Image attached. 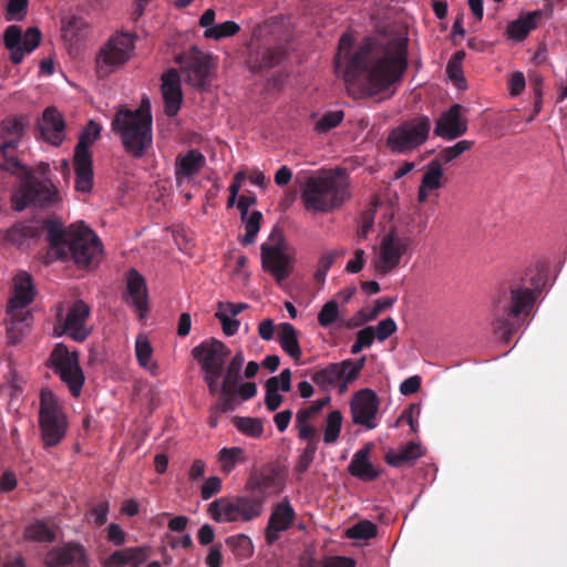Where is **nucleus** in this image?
<instances>
[{"label": "nucleus", "mask_w": 567, "mask_h": 567, "mask_svg": "<svg viewBox=\"0 0 567 567\" xmlns=\"http://www.w3.org/2000/svg\"><path fill=\"white\" fill-rule=\"evenodd\" d=\"M353 42L351 33H343L334 56L347 83H359L363 93L374 96L401 81L408 69V38L365 37L354 49Z\"/></svg>", "instance_id": "f257e3e1"}, {"label": "nucleus", "mask_w": 567, "mask_h": 567, "mask_svg": "<svg viewBox=\"0 0 567 567\" xmlns=\"http://www.w3.org/2000/svg\"><path fill=\"white\" fill-rule=\"evenodd\" d=\"M543 277L539 274H526L509 285V292L498 297L494 302L493 327L504 342H509L513 333L532 312L537 299Z\"/></svg>", "instance_id": "f03ea898"}, {"label": "nucleus", "mask_w": 567, "mask_h": 567, "mask_svg": "<svg viewBox=\"0 0 567 567\" xmlns=\"http://www.w3.org/2000/svg\"><path fill=\"white\" fill-rule=\"evenodd\" d=\"M112 128L121 137L125 152L133 158H141L152 146V115L148 101L135 110H122L112 121Z\"/></svg>", "instance_id": "7ed1b4c3"}, {"label": "nucleus", "mask_w": 567, "mask_h": 567, "mask_svg": "<svg viewBox=\"0 0 567 567\" xmlns=\"http://www.w3.org/2000/svg\"><path fill=\"white\" fill-rule=\"evenodd\" d=\"M348 182L341 169L324 176L309 177L301 193L308 212L328 213L349 198Z\"/></svg>", "instance_id": "20e7f679"}, {"label": "nucleus", "mask_w": 567, "mask_h": 567, "mask_svg": "<svg viewBox=\"0 0 567 567\" xmlns=\"http://www.w3.org/2000/svg\"><path fill=\"white\" fill-rule=\"evenodd\" d=\"M265 498L260 495L220 497L208 506V514L217 523L249 522L264 512Z\"/></svg>", "instance_id": "39448f33"}, {"label": "nucleus", "mask_w": 567, "mask_h": 567, "mask_svg": "<svg viewBox=\"0 0 567 567\" xmlns=\"http://www.w3.org/2000/svg\"><path fill=\"white\" fill-rule=\"evenodd\" d=\"M69 422L66 414L52 391L42 390L40 394L39 427L44 449L59 445L66 435Z\"/></svg>", "instance_id": "423d86ee"}, {"label": "nucleus", "mask_w": 567, "mask_h": 567, "mask_svg": "<svg viewBox=\"0 0 567 567\" xmlns=\"http://www.w3.org/2000/svg\"><path fill=\"white\" fill-rule=\"evenodd\" d=\"M260 255L264 270L269 272L277 284H281L290 276L295 250L287 244L279 228H274L268 240L261 245Z\"/></svg>", "instance_id": "0eeeda50"}, {"label": "nucleus", "mask_w": 567, "mask_h": 567, "mask_svg": "<svg viewBox=\"0 0 567 567\" xmlns=\"http://www.w3.org/2000/svg\"><path fill=\"white\" fill-rule=\"evenodd\" d=\"M45 365L59 375L73 398L81 395L85 375L80 365L78 351H71L62 342L56 343L45 360Z\"/></svg>", "instance_id": "6e6552de"}, {"label": "nucleus", "mask_w": 567, "mask_h": 567, "mask_svg": "<svg viewBox=\"0 0 567 567\" xmlns=\"http://www.w3.org/2000/svg\"><path fill=\"white\" fill-rule=\"evenodd\" d=\"M429 116L417 115L393 127L386 137V147L396 154H408L423 145L430 135Z\"/></svg>", "instance_id": "1a4fd4ad"}, {"label": "nucleus", "mask_w": 567, "mask_h": 567, "mask_svg": "<svg viewBox=\"0 0 567 567\" xmlns=\"http://www.w3.org/2000/svg\"><path fill=\"white\" fill-rule=\"evenodd\" d=\"M101 126L90 121L83 128L74 148L73 164L75 172V188L87 193L93 186L92 153L90 146L100 137Z\"/></svg>", "instance_id": "9d476101"}, {"label": "nucleus", "mask_w": 567, "mask_h": 567, "mask_svg": "<svg viewBox=\"0 0 567 567\" xmlns=\"http://www.w3.org/2000/svg\"><path fill=\"white\" fill-rule=\"evenodd\" d=\"M66 257L71 256L79 267H90L99 262L102 243L83 221L69 227Z\"/></svg>", "instance_id": "9b49d317"}, {"label": "nucleus", "mask_w": 567, "mask_h": 567, "mask_svg": "<svg viewBox=\"0 0 567 567\" xmlns=\"http://www.w3.org/2000/svg\"><path fill=\"white\" fill-rule=\"evenodd\" d=\"M414 239L404 231L391 228L382 238L373 261L378 274L385 276L394 270L401 258L412 250Z\"/></svg>", "instance_id": "f8f14e48"}, {"label": "nucleus", "mask_w": 567, "mask_h": 567, "mask_svg": "<svg viewBox=\"0 0 567 567\" xmlns=\"http://www.w3.org/2000/svg\"><path fill=\"white\" fill-rule=\"evenodd\" d=\"M135 38L128 32H117L100 49L95 63L99 76H106L125 64L135 48Z\"/></svg>", "instance_id": "ddd939ff"}, {"label": "nucleus", "mask_w": 567, "mask_h": 567, "mask_svg": "<svg viewBox=\"0 0 567 567\" xmlns=\"http://www.w3.org/2000/svg\"><path fill=\"white\" fill-rule=\"evenodd\" d=\"M13 287L14 295L7 305V313L11 319L10 326L7 327L9 334L13 329H19L18 324L29 326L31 315L25 307L34 299L32 278L27 271H20L14 276Z\"/></svg>", "instance_id": "4468645a"}, {"label": "nucleus", "mask_w": 567, "mask_h": 567, "mask_svg": "<svg viewBox=\"0 0 567 567\" xmlns=\"http://www.w3.org/2000/svg\"><path fill=\"white\" fill-rule=\"evenodd\" d=\"M365 357L353 361L350 359L339 363H329L327 367L317 370L311 375V381L321 390H328L336 386L339 382L346 388L359 377L365 364Z\"/></svg>", "instance_id": "2eb2a0df"}, {"label": "nucleus", "mask_w": 567, "mask_h": 567, "mask_svg": "<svg viewBox=\"0 0 567 567\" xmlns=\"http://www.w3.org/2000/svg\"><path fill=\"white\" fill-rule=\"evenodd\" d=\"M0 130L3 136L14 137L0 145V169L20 176L29 175L27 167L16 156L19 136L23 132L22 121L14 116L8 117L1 122Z\"/></svg>", "instance_id": "dca6fc26"}, {"label": "nucleus", "mask_w": 567, "mask_h": 567, "mask_svg": "<svg viewBox=\"0 0 567 567\" xmlns=\"http://www.w3.org/2000/svg\"><path fill=\"white\" fill-rule=\"evenodd\" d=\"M42 34L39 28L30 27L22 33L19 25L11 24L3 32V44L10 51V61L12 64H20L24 54L33 52L41 42Z\"/></svg>", "instance_id": "f3484780"}, {"label": "nucleus", "mask_w": 567, "mask_h": 567, "mask_svg": "<svg viewBox=\"0 0 567 567\" xmlns=\"http://www.w3.org/2000/svg\"><path fill=\"white\" fill-rule=\"evenodd\" d=\"M176 62L186 73L187 82L194 87L204 90L209 85L213 69L210 55L196 47L176 56Z\"/></svg>", "instance_id": "a211bd4d"}, {"label": "nucleus", "mask_w": 567, "mask_h": 567, "mask_svg": "<svg viewBox=\"0 0 567 567\" xmlns=\"http://www.w3.org/2000/svg\"><path fill=\"white\" fill-rule=\"evenodd\" d=\"M91 315V307L83 300L74 301L68 309L65 318L59 315L60 327L62 331L60 334H66L76 342H83L90 336V329L86 328V322ZM59 327L54 328L56 334Z\"/></svg>", "instance_id": "6ab92c4d"}, {"label": "nucleus", "mask_w": 567, "mask_h": 567, "mask_svg": "<svg viewBox=\"0 0 567 567\" xmlns=\"http://www.w3.org/2000/svg\"><path fill=\"white\" fill-rule=\"evenodd\" d=\"M352 422L364 426L367 430L377 427V414L379 410V398L371 389L358 391L350 403Z\"/></svg>", "instance_id": "aec40b11"}, {"label": "nucleus", "mask_w": 567, "mask_h": 567, "mask_svg": "<svg viewBox=\"0 0 567 567\" xmlns=\"http://www.w3.org/2000/svg\"><path fill=\"white\" fill-rule=\"evenodd\" d=\"M229 354V348L214 338L199 343L192 350L193 358L200 364L203 371H224Z\"/></svg>", "instance_id": "412c9836"}, {"label": "nucleus", "mask_w": 567, "mask_h": 567, "mask_svg": "<svg viewBox=\"0 0 567 567\" xmlns=\"http://www.w3.org/2000/svg\"><path fill=\"white\" fill-rule=\"evenodd\" d=\"M464 107L461 104H453L444 111L436 120L434 134L447 141H453L467 131V120L462 115Z\"/></svg>", "instance_id": "4be33fe9"}, {"label": "nucleus", "mask_w": 567, "mask_h": 567, "mask_svg": "<svg viewBox=\"0 0 567 567\" xmlns=\"http://www.w3.org/2000/svg\"><path fill=\"white\" fill-rule=\"evenodd\" d=\"M123 300L144 318L148 311V293L144 277L134 268L126 272V287Z\"/></svg>", "instance_id": "5701e85b"}, {"label": "nucleus", "mask_w": 567, "mask_h": 567, "mask_svg": "<svg viewBox=\"0 0 567 567\" xmlns=\"http://www.w3.org/2000/svg\"><path fill=\"white\" fill-rule=\"evenodd\" d=\"M47 567H87L85 549L76 543H68L50 550L45 557Z\"/></svg>", "instance_id": "b1692460"}, {"label": "nucleus", "mask_w": 567, "mask_h": 567, "mask_svg": "<svg viewBox=\"0 0 567 567\" xmlns=\"http://www.w3.org/2000/svg\"><path fill=\"white\" fill-rule=\"evenodd\" d=\"M161 93L164 101V112L167 116L177 115L183 102L181 76L175 69H169L162 74Z\"/></svg>", "instance_id": "393cba45"}, {"label": "nucleus", "mask_w": 567, "mask_h": 567, "mask_svg": "<svg viewBox=\"0 0 567 567\" xmlns=\"http://www.w3.org/2000/svg\"><path fill=\"white\" fill-rule=\"evenodd\" d=\"M42 138L53 146H60L65 137V122L62 114L53 106L43 111L38 124Z\"/></svg>", "instance_id": "a878e982"}, {"label": "nucleus", "mask_w": 567, "mask_h": 567, "mask_svg": "<svg viewBox=\"0 0 567 567\" xmlns=\"http://www.w3.org/2000/svg\"><path fill=\"white\" fill-rule=\"evenodd\" d=\"M296 513L288 501L279 503L272 511L266 528V540L269 545L279 538V533L289 529Z\"/></svg>", "instance_id": "bb28decb"}, {"label": "nucleus", "mask_w": 567, "mask_h": 567, "mask_svg": "<svg viewBox=\"0 0 567 567\" xmlns=\"http://www.w3.org/2000/svg\"><path fill=\"white\" fill-rule=\"evenodd\" d=\"M248 484L255 495L266 498V494L281 489L279 471L272 465L265 466L258 474L250 476Z\"/></svg>", "instance_id": "cd10ccee"}, {"label": "nucleus", "mask_w": 567, "mask_h": 567, "mask_svg": "<svg viewBox=\"0 0 567 567\" xmlns=\"http://www.w3.org/2000/svg\"><path fill=\"white\" fill-rule=\"evenodd\" d=\"M370 452L369 445L358 450L348 465V472L362 482H372L380 476V471L370 462Z\"/></svg>", "instance_id": "c85d7f7f"}, {"label": "nucleus", "mask_w": 567, "mask_h": 567, "mask_svg": "<svg viewBox=\"0 0 567 567\" xmlns=\"http://www.w3.org/2000/svg\"><path fill=\"white\" fill-rule=\"evenodd\" d=\"M22 187L29 195V200L34 205H48L54 202L56 190L49 182L38 181L33 177H28L22 184Z\"/></svg>", "instance_id": "c756f323"}, {"label": "nucleus", "mask_w": 567, "mask_h": 567, "mask_svg": "<svg viewBox=\"0 0 567 567\" xmlns=\"http://www.w3.org/2000/svg\"><path fill=\"white\" fill-rule=\"evenodd\" d=\"M206 164L205 156L197 150H189L185 155L176 158L175 175L181 182L196 175Z\"/></svg>", "instance_id": "7c9ffc66"}, {"label": "nucleus", "mask_w": 567, "mask_h": 567, "mask_svg": "<svg viewBox=\"0 0 567 567\" xmlns=\"http://www.w3.org/2000/svg\"><path fill=\"white\" fill-rule=\"evenodd\" d=\"M42 228L47 231V240L59 258H66L69 229L64 230L63 224L55 219H45Z\"/></svg>", "instance_id": "2f4dec72"}, {"label": "nucleus", "mask_w": 567, "mask_h": 567, "mask_svg": "<svg viewBox=\"0 0 567 567\" xmlns=\"http://www.w3.org/2000/svg\"><path fill=\"white\" fill-rule=\"evenodd\" d=\"M147 559L144 547H128L115 550L105 558L104 567H125L126 565L138 566Z\"/></svg>", "instance_id": "473e14b6"}, {"label": "nucleus", "mask_w": 567, "mask_h": 567, "mask_svg": "<svg viewBox=\"0 0 567 567\" xmlns=\"http://www.w3.org/2000/svg\"><path fill=\"white\" fill-rule=\"evenodd\" d=\"M543 14V10H535L520 16L517 20L508 23L506 29L507 37L515 41H523L532 30L537 28L538 20Z\"/></svg>", "instance_id": "72a5a7b5"}, {"label": "nucleus", "mask_w": 567, "mask_h": 567, "mask_svg": "<svg viewBox=\"0 0 567 567\" xmlns=\"http://www.w3.org/2000/svg\"><path fill=\"white\" fill-rule=\"evenodd\" d=\"M278 342L282 350L293 360H299L301 349L298 341V332L289 322H282L278 326Z\"/></svg>", "instance_id": "f704fd0d"}, {"label": "nucleus", "mask_w": 567, "mask_h": 567, "mask_svg": "<svg viewBox=\"0 0 567 567\" xmlns=\"http://www.w3.org/2000/svg\"><path fill=\"white\" fill-rule=\"evenodd\" d=\"M395 302V298L382 297L374 301V306L370 309L363 308L359 310L355 317L348 323V327H358L364 322H370L384 310L391 308Z\"/></svg>", "instance_id": "c9c22d12"}, {"label": "nucleus", "mask_w": 567, "mask_h": 567, "mask_svg": "<svg viewBox=\"0 0 567 567\" xmlns=\"http://www.w3.org/2000/svg\"><path fill=\"white\" fill-rule=\"evenodd\" d=\"M421 456V445L415 442H409L399 452H388L385 454V462L391 466L401 467L409 462L420 458Z\"/></svg>", "instance_id": "e433bc0d"}, {"label": "nucleus", "mask_w": 567, "mask_h": 567, "mask_svg": "<svg viewBox=\"0 0 567 567\" xmlns=\"http://www.w3.org/2000/svg\"><path fill=\"white\" fill-rule=\"evenodd\" d=\"M246 461L245 451L241 447H224L218 453V462L223 474H230L237 464Z\"/></svg>", "instance_id": "4c0bfd02"}, {"label": "nucleus", "mask_w": 567, "mask_h": 567, "mask_svg": "<svg viewBox=\"0 0 567 567\" xmlns=\"http://www.w3.org/2000/svg\"><path fill=\"white\" fill-rule=\"evenodd\" d=\"M285 55L286 51L280 45L266 48L257 55L252 68L257 71L274 68L285 59Z\"/></svg>", "instance_id": "58836bf2"}, {"label": "nucleus", "mask_w": 567, "mask_h": 567, "mask_svg": "<svg viewBox=\"0 0 567 567\" xmlns=\"http://www.w3.org/2000/svg\"><path fill=\"white\" fill-rule=\"evenodd\" d=\"M443 166H441L439 162L432 159L425 166V172L422 176L421 185L423 188L437 190L443 185Z\"/></svg>", "instance_id": "ea45409f"}, {"label": "nucleus", "mask_w": 567, "mask_h": 567, "mask_svg": "<svg viewBox=\"0 0 567 567\" xmlns=\"http://www.w3.org/2000/svg\"><path fill=\"white\" fill-rule=\"evenodd\" d=\"M474 145L473 141L462 140L452 146L442 148L433 161L439 162L441 166L446 165L458 158L464 152L471 150Z\"/></svg>", "instance_id": "a19ab883"}, {"label": "nucleus", "mask_w": 567, "mask_h": 567, "mask_svg": "<svg viewBox=\"0 0 567 567\" xmlns=\"http://www.w3.org/2000/svg\"><path fill=\"white\" fill-rule=\"evenodd\" d=\"M342 426V413L333 410L328 413L323 429V441L326 444H333L338 441Z\"/></svg>", "instance_id": "79ce46f5"}, {"label": "nucleus", "mask_w": 567, "mask_h": 567, "mask_svg": "<svg viewBox=\"0 0 567 567\" xmlns=\"http://www.w3.org/2000/svg\"><path fill=\"white\" fill-rule=\"evenodd\" d=\"M235 427L243 434L250 437H260L264 433V424L260 419L249 416H235Z\"/></svg>", "instance_id": "37998d69"}, {"label": "nucleus", "mask_w": 567, "mask_h": 567, "mask_svg": "<svg viewBox=\"0 0 567 567\" xmlns=\"http://www.w3.org/2000/svg\"><path fill=\"white\" fill-rule=\"evenodd\" d=\"M244 361L245 359L241 351H238L230 360L229 364L226 368V373L221 382L225 392H227V389L229 386L237 388Z\"/></svg>", "instance_id": "c03bdc74"}, {"label": "nucleus", "mask_w": 567, "mask_h": 567, "mask_svg": "<svg viewBox=\"0 0 567 567\" xmlns=\"http://www.w3.org/2000/svg\"><path fill=\"white\" fill-rule=\"evenodd\" d=\"M378 527L371 520L364 519L354 524L346 530V536L350 539L369 540L377 536Z\"/></svg>", "instance_id": "a18cd8bd"}, {"label": "nucleus", "mask_w": 567, "mask_h": 567, "mask_svg": "<svg viewBox=\"0 0 567 567\" xmlns=\"http://www.w3.org/2000/svg\"><path fill=\"white\" fill-rule=\"evenodd\" d=\"M226 544L231 548L235 556L239 558H248L252 555V543L250 538L244 534L228 537Z\"/></svg>", "instance_id": "49530a36"}, {"label": "nucleus", "mask_w": 567, "mask_h": 567, "mask_svg": "<svg viewBox=\"0 0 567 567\" xmlns=\"http://www.w3.org/2000/svg\"><path fill=\"white\" fill-rule=\"evenodd\" d=\"M24 535L28 539L41 543H51L55 539L54 532L43 522H37L28 526Z\"/></svg>", "instance_id": "de8ad7c7"}, {"label": "nucleus", "mask_w": 567, "mask_h": 567, "mask_svg": "<svg viewBox=\"0 0 567 567\" xmlns=\"http://www.w3.org/2000/svg\"><path fill=\"white\" fill-rule=\"evenodd\" d=\"M262 214L258 210H254L249 216L245 217V229L246 234L241 237L240 243L245 246L251 245L256 240V236L260 229V223Z\"/></svg>", "instance_id": "09e8293b"}, {"label": "nucleus", "mask_w": 567, "mask_h": 567, "mask_svg": "<svg viewBox=\"0 0 567 567\" xmlns=\"http://www.w3.org/2000/svg\"><path fill=\"white\" fill-rule=\"evenodd\" d=\"M87 27L86 21L82 17L71 16L62 21V33L66 40H74L81 37L82 31Z\"/></svg>", "instance_id": "8fccbe9b"}, {"label": "nucleus", "mask_w": 567, "mask_h": 567, "mask_svg": "<svg viewBox=\"0 0 567 567\" xmlns=\"http://www.w3.org/2000/svg\"><path fill=\"white\" fill-rule=\"evenodd\" d=\"M341 254L342 252L338 251V250H329V251H324L320 256V258L318 260L317 269L313 275L316 282L321 284V285L324 282L329 269L334 264L337 257H339Z\"/></svg>", "instance_id": "3c124183"}, {"label": "nucleus", "mask_w": 567, "mask_h": 567, "mask_svg": "<svg viewBox=\"0 0 567 567\" xmlns=\"http://www.w3.org/2000/svg\"><path fill=\"white\" fill-rule=\"evenodd\" d=\"M239 30L240 28L236 22L225 21L223 23L207 28L204 31V37L206 39L219 40L221 38L235 35Z\"/></svg>", "instance_id": "603ef678"}, {"label": "nucleus", "mask_w": 567, "mask_h": 567, "mask_svg": "<svg viewBox=\"0 0 567 567\" xmlns=\"http://www.w3.org/2000/svg\"><path fill=\"white\" fill-rule=\"evenodd\" d=\"M236 395L237 388L229 386L227 392H225L223 385L220 386V395L214 406H212L213 412L227 413L234 411L236 409Z\"/></svg>", "instance_id": "864d4df0"}, {"label": "nucleus", "mask_w": 567, "mask_h": 567, "mask_svg": "<svg viewBox=\"0 0 567 567\" xmlns=\"http://www.w3.org/2000/svg\"><path fill=\"white\" fill-rule=\"evenodd\" d=\"M266 396L265 404L270 412L276 411L282 403V396L278 393L279 385L278 380L269 378L265 384Z\"/></svg>", "instance_id": "5fc2aeb1"}, {"label": "nucleus", "mask_w": 567, "mask_h": 567, "mask_svg": "<svg viewBox=\"0 0 567 567\" xmlns=\"http://www.w3.org/2000/svg\"><path fill=\"white\" fill-rule=\"evenodd\" d=\"M375 339L374 328L369 326L358 331L357 339L351 346V353L358 354L364 348H369Z\"/></svg>", "instance_id": "6e6d98bb"}, {"label": "nucleus", "mask_w": 567, "mask_h": 567, "mask_svg": "<svg viewBox=\"0 0 567 567\" xmlns=\"http://www.w3.org/2000/svg\"><path fill=\"white\" fill-rule=\"evenodd\" d=\"M343 111H330L322 115L316 123V130L320 133H326L337 127L343 120Z\"/></svg>", "instance_id": "4d7b16f0"}, {"label": "nucleus", "mask_w": 567, "mask_h": 567, "mask_svg": "<svg viewBox=\"0 0 567 567\" xmlns=\"http://www.w3.org/2000/svg\"><path fill=\"white\" fill-rule=\"evenodd\" d=\"M339 316L338 303L336 300L326 302L318 313V322L321 327H329L332 324Z\"/></svg>", "instance_id": "13d9d810"}, {"label": "nucleus", "mask_w": 567, "mask_h": 567, "mask_svg": "<svg viewBox=\"0 0 567 567\" xmlns=\"http://www.w3.org/2000/svg\"><path fill=\"white\" fill-rule=\"evenodd\" d=\"M317 450V446L312 444L311 446H305L295 465V472L305 474L313 462Z\"/></svg>", "instance_id": "bf43d9fd"}, {"label": "nucleus", "mask_w": 567, "mask_h": 567, "mask_svg": "<svg viewBox=\"0 0 567 567\" xmlns=\"http://www.w3.org/2000/svg\"><path fill=\"white\" fill-rule=\"evenodd\" d=\"M223 306L224 305L220 302L219 303V310L215 313V317L220 321L221 328H223V332L226 336L230 337V336H234V334L237 333V331L239 329V326H240V322L237 319L230 318L227 312L221 311L220 308Z\"/></svg>", "instance_id": "052dcab7"}, {"label": "nucleus", "mask_w": 567, "mask_h": 567, "mask_svg": "<svg viewBox=\"0 0 567 567\" xmlns=\"http://www.w3.org/2000/svg\"><path fill=\"white\" fill-rule=\"evenodd\" d=\"M29 0H9L7 3V20H21L27 14Z\"/></svg>", "instance_id": "680f3d73"}, {"label": "nucleus", "mask_w": 567, "mask_h": 567, "mask_svg": "<svg viewBox=\"0 0 567 567\" xmlns=\"http://www.w3.org/2000/svg\"><path fill=\"white\" fill-rule=\"evenodd\" d=\"M135 352L140 365L147 368L153 352L150 341L138 338L135 344Z\"/></svg>", "instance_id": "e2e57ef3"}, {"label": "nucleus", "mask_w": 567, "mask_h": 567, "mask_svg": "<svg viewBox=\"0 0 567 567\" xmlns=\"http://www.w3.org/2000/svg\"><path fill=\"white\" fill-rule=\"evenodd\" d=\"M446 73L449 79L458 90H466L467 85L463 74L462 64H457L455 62H447Z\"/></svg>", "instance_id": "0e129e2a"}, {"label": "nucleus", "mask_w": 567, "mask_h": 567, "mask_svg": "<svg viewBox=\"0 0 567 567\" xmlns=\"http://www.w3.org/2000/svg\"><path fill=\"white\" fill-rule=\"evenodd\" d=\"M398 329L396 322L392 318L381 320L374 329L375 338L379 341H384L391 337Z\"/></svg>", "instance_id": "69168bd1"}, {"label": "nucleus", "mask_w": 567, "mask_h": 567, "mask_svg": "<svg viewBox=\"0 0 567 567\" xmlns=\"http://www.w3.org/2000/svg\"><path fill=\"white\" fill-rule=\"evenodd\" d=\"M296 429L298 430V437L301 441H306V446H313L318 447L319 443V436L317 429L311 424H302V425H296Z\"/></svg>", "instance_id": "338daca9"}, {"label": "nucleus", "mask_w": 567, "mask_h": 567, "mask_svg": "<svg viewBox=\"0 0 567 567\" xmlns=\"http://www.w3.org/2000/svg\"><path fill=\"white\" fill-rule=\"evenodd\" d=\"M110 504L107 501H101L90 509V516L96 526H102L107 522Z\"/></svg>", "instance_id": "774afa93"}]
</instances>
